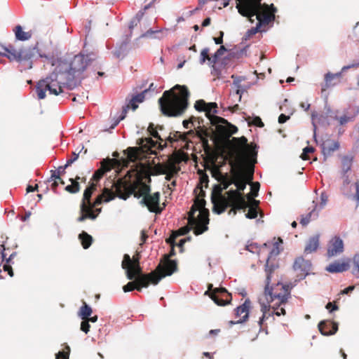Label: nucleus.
<instances>
[{
	"label": "nucleus",
	"instance_id": "obj_1",
	"mask_svg": "<svg viewBox=\"0 0 359 359\" xmlns=\"http://www.w3.org/2000/svg\"><path fill=\"white\" fill-rule=\"evenodd\" d=\"M231 145L228 153L230 173L234 177L233 184L236 189L228 191L229 200L231 208L229 215H235L238 210H245L249 206L243 195L248 183L253 179L254 165L257 163V145L248 144L245 136L233 137L229 141Z\"/></svg>",
	"mask_w": 359,
	"mask_h": 359
},
{
	"label": "nucleus",
	"instance_id": "obj_2",
	"mask_svg": "<svg viewBox=\"0 0 359 359\" xmlns=\"http://www.w3.org/2000/svg\"><path fill=\"white\" fill-rule=\"evenodd\" d=\"M190 93L187 86L176 85L165 90L158 100L162 113L169 117L182 115L189 105Z\"/></svg>",
	"mask_w": 359,
	"mask_h": 359
},
{
	"label": "nucleus",
	"instance_id": "obj_3",
	"mask_svg": "<svg viewBox=\"0 0 359 359\" xmlns=\"http://www.w3.org/2000/svg\"><path fill=\"white\" fill-rule=\"evenodd\" d=\"M262 0H236V8L243 16L248 17L251 21L256 17L258 23L257 29L261 25H268L275 19L277 9L273 4H262Z\"/></svg>",
	"mask_w": 359,
	"mask_h": 359
},
{
	"label": "nucleus",
	"instance_id": "obj_4",
	"mask_svg": "<svg viewBox=\"0 0 359 359\" xmlns=\"http://www.w3.org/2000/svg\"><path fill=\"white\" fill-rule=\"evenodd\" d=\"M128 279L140 280L143 276H147L146 281L149 284L157 285L159 281L165 276H171L177 271V264L175 260H166L163 264H158L156 269L149 273H143L140 262L134 266L125 269Z\"/></svg>",
	"mask_w": 359,
	"mask_h": 359
},
{
	"label": "nucleus",
	"instance_id": "obj_5",
	"mask_svg": "<svg viewBox=\"0 0 359 359\" xmlns=\"http://www.w3.org/2000/svg\"><path fill=\"white\" fill-rule=\"evenodd\" d=\"M140 165L141 168L136 172L135 179L133 182L126 179H118L116 182H113L112 187L116 188L118 198L126 200L133 193L140 190L142 186L149 185L144 180H147L148 183L151 182V175H152L151 168H146L142 164Z\"/></svg>",
	"mask_w": 359,
	"mask_h": 359
},
{
	"label": "nucleus",
	"instance_id": "obj_6",
	"mask_svg": "<svg viewBox=\"0 0 359 359\" xmlns=\"http://www.w3.org/2000/svg\"><path fill=\"white\" fill-rule=\"evenodd\" d=\"M4 52L0 51V56L7 57L10 62H16L21 67V71L32 67V60L36 55V48L32 47L16 48L14 45L1 46Z\"/></svg>",
	"mask_w": 359,
	"mask_h": 359
},
{
	"label": "nucleus",
	"instance_id": "obj_7",
	"mask_svg": "<svg viewBox=\"0 0 359 359\" xmlns=\"http://www.w3.org/2000/svg\"><path fill=\"white\" fill-rule=\"evenodd\" d=\"M205 205L204 198L196 197L194 203L189 212L188 224L194 227V234L196 236L208 230L209 211Z\"/></svg>",
	"mask_w": 359,
	"mask_h": 359
},
{
	"label": "nucleus",
	"instance_id": "obj_8",
	"mask_svg": "<svg viewBox=\"0 0 359 359\" xmlns=\"http://www.w3.org/2000/svg\"><path fill=\"white\" fill-rule=\"evenodd\" d=\"M194 107L197 111H205L206 116L212 126H216L217 134L224 139H229L232 135L238 131V128L224 118L211 114V109H207V103L203 100H198L196 102Z\"/></svg>",
	"mask_w": 359,
	"mask_h": 359
},
{
	"label": "nucleus",
	"instance_id": "obj_9",
	"mask_svg": "<svg viewBox=\"0 0 359 359\" xmlns=\"http://www.w3.org/2000/svg\"><path fill=\"white\" fill-rule=\"evenodd\" d=\"M271 273H266L264 297L269 304L278 303L279 305H284L290 297L292 286L280 282L270 286Z\"/></svg>",
	"mask_w": 359,
	"mask_h": 359
},
{
	"label": "nucleus",
	"instance_id": "obj_10",
	"mask_svg": "<svg viewBox=\"0 0 359 359\" xmlns=\"http://www.w3.org/2000/svg\"><path fill=\"white\" fill-rule=\"evenodd\" d=\"M96 54L90 53L84 54L83 52L75 55L69 65H67V69L63 70L69 79L73 81L76 78H79L90 63L95 60Z\"/></svg>",
	"mask_w": 359,
	"mask_h": 359
},
{
	"label": "nucleus",
	"instance_id": "obj_11",
	"mask_svg": "<svg viewBox=\"0 0 359 359\" xmlns=\"http://www.w3.org/2000/svg\"><path fill=\"white\" fill-rule=\"evenodd\" d=\"M150 191V185H143L140 190H137V191L133 193L132 195H134L137 198L142 197L141 203L147 206L150 212L159 214L165 208V205L163 203V206L160 207V193L155 192L151 194Z\"/></svg>",
	"mask_w": 359,
	"mask_h": 359
},
{
	"label": "nucleus",
	"instance_id": "obj_12",
	"mask_svg": "<svg viewBox=\"0 0 359 359\" xmlns=\"http://www.w3.org/2000/svg\"><path fill=\"white\" fill-rule=\"evenodd\" d=\"M66 69L67 65L65 64H60L48 76L50 86V94L58 95L63 91L62 84H66L72 81L69 79L68 76L65 75V72H63V70Z\"/></svg>",
	"mask_w": 359,
	"mask_h": 359
},
{
	"label": "nucleus",
	"instance_id": "obj_13",
	"mask_svg": "<svg viewBox=\"0 0 359 359\" xmlns=\"http://www.w3.org/2000/svg\"><path fill=\"white\" fill-rule=\"evenodd\" d=\"M223 189L222 185H215L212 195L211 201L213 204V212L221 214L224 212L229 207L231 208V203L229 200L228 191L224 195L222 194Z\"/></svg>",
	"mask_w": 359,
	"mask_h": 359
},
{
	"label": "nucleus",
	"instance_id": "obj_14",
	"mask_svg": "<svg viewBox=\"0 0 359 359\" xmlns=\"http://www.w3.org/2000/svg\"><path fill=\"white\" fill-rule=\"evenodd\" d=\"M96 189V184L92 183L88 187L83 193V199L80 205V216L77 218L79 222H82L87 219L92 220L95 219V216L90 212V208L89 207L90 202L91 201V196L93 191Z\"/></svg>",
	"mask_w": 359,
	"mask_h": 359
},
{
	"label": "nucleus",
	"instance_id": "obj_15",
	"mask_svg": "<svg viewBox=\"0 0 359 359\" xmlns=\"http://www.w3.org/2000/svg\"><path fill=\"white\" fill-rule=\"evenodd\" d=\"M282 243L283 240L280 238H278V241L273 243L271 245H269V243H264L261 247L260 251L262 252H264V250L270 248V251L265 264L266 273H273L275 269L278 266L273 261L280 252V243Z\"/></svg>",
	"mask_w": 359,
	"mask_h": 359
},
{
	"label": "nucleus",
	"instance_id": "obj_16",
	"mask_svg": "<svg viewBox=\"0 0 359 359\" xmlns=\"http://www.w3.org/2000/svg\"><path fill=\"white\" fill-rule=\"evenodd\" d=\"M210 297L218 306H225L231 303L232 297L224 287H216L210 294Z\"/></svg>",
	"mask_w": 359,
	"mask_h": 359
},
{
	"label": "nucleus",
	"instance_id": "obj_17",
	"mask_svg": "<svg viewBox=\"0 0 359 359\" xmlns=\"http://www.w3.org/2000/svg\"><path fill=\"white\" fill-rule=\"evenodd\" d=\"M118 196L116 191H113L112 190L104 188L102 194L98 195L93 202H90L89 207L90 208V212L92 213L94 216H95V219L97 218V215H95L93 212V208L102 204L103 201L109 202L116 197Z\"/></svg>",
	"mask_w": 359,
	"mask_h": 359
},
{
	"label": "nucleus",
	"instance_id": "obj_18",
	"mask_svg": "<svg viewBox=\"0 0 359 359\" xmlns=\"http://www.w3.org/2000/svg\"><path fill=\"white\" fill-rule=\"evenodd\" d=\"M116 163L117 160L114 158L104 159L101 162L100 168L94 172L92 180L95 181L100 180L103 177V175L107 172L110 171Z\"/></svg>",
	"mask_w": 359,
	"mask_h": 359
},
{
	"label": "nucleus",
	"instance_id": "obj_19",
	"mask_svg": "<svg viewBox=\"0 0 359 359\" xmlns=\"http://www.w3.org/2000/svg\"><path fill=\"white\" fill-rule=\"evenodd\" d=\"M251 306V302L250 299H247L245 300L244 303L238 306L235 309V315L236 317L240 318L237 321H230L231 324H236V323H242L245 322L248 319L249 316V309Z\"/></svg>",
	"mask_w": 359,
	"mask_h": 359
},
{
	"label": "nucleus",
	"instance_id": "obj_20",
	"mask_svg": "<svg viewBox=\"0 0 359 359\" xmlns=\"http://www.w3.org/2000/svg\"><path fill=\"white\" fill-rule=\"evenodd\" d=\"M344 251L343 241L339 237L332 238L327 245V256L329 257H334Z\"/></svg>",
	"mask_w": 359,
	"mask_h": 359
},
{
	"label": "nucleus",
	"instance_id": "obj_21",
	"mask_svg": "<svg viewBox=\"0 0 359 359\" xmlns=\"http://www.w3.org/2000/svg\"><path fill=\"white\" fill-rule=\"evenodd\" d=\"M318 329L323 335H332L338 330V324L331 320H323L319 323Z\"/></svg>",
	"mask_w": 359,
	"mask_h": 359
},
{
	"label": "nucleus",
	"instance_id": "obj_22",
	"mask_svg": "<svg viewBox=\"0 0 359 359\" xmlns=\"http://www.w3.org/2000/svg\"><path fill=\"white\" fill-rule=\"evenodd\" d=\"M190 135L197 136L199 137L202 142L203 147L205 150L210 149L208 137H210L211 135L208 128H205L204 126H198L196 129V131H194V133L191 134Z\"/></svg>",
	"mask_w": 359,
	"mask_h": 359
},
{
	"label": "nucleus",
	"instance_id": "obj_23",
	"mask_svg": "<svg viewBox=\"0 0 359 359\" xmlns=\"http://www.w3.org/2000/svg\"><path fill=\"white\" fill-rule=\"evenodd\" d=\"M147 276H143L140 280H135L134 281L128 282L123 287L125 292H128L137 290L141 291L142 287H147L148 283L146 281Z\"/></svg>",
	"mask_w": 359,
	"mask_h": 359
},
{
	"label": "nucleus",
	"instance_id": "obj_24",
	"mask_svg": "<svg viewBox=\"0 0 359 359\" xmlns=\"http://www.w3.org/2000/svg\"><path fill=\"white\" fill-rule=\"evenodd\" d=\"M50 83L48 82V77L39 81L36 86V92L37 97L39 100H43L46 97V92L47 90L50 93Z\"/></svg>",
	"mask_w": 359,
	"mask_h": 359
},
{
	"label": "nucleus",
	"instance_id": "obj_25",
	"mask_svg": "<svg viewBox=\"0 0 359 359\" xmlns=\"http://www.w3.org/2000/svg\"><path fill=\"white\" fill-rule=\"evenodd\" d=\"M153 170L152 175H164L169 170H175V163L172 160L169 159L167 164L158 163L151 168Z\"/></svg>",
	"mask_w": 359,
	"mask_h": 359
},
{
	"label": "nucleus",
	"instance_id": "obj_26",
	"mask_svg": "<svg viewBox=\"0 0 359 359\" xmlns=\"http://www.w3.org/2000/svg\"><path fill=\"white\" fill-rule=\"evenodd\" d=\"M125 153L127 154V158L128 161L135 162L138 160H141L144 151L142 150L141 147H128Z\"/></svg>",
	"mask_w": 359,
	"mask_h": 359
},
{
	"label": "nucleus",
	"instance_id": "obj_27",
	"mask_svg": "<svg viewBox=\"0 0 359 359\" xmlns=\"http://www.w3.org/2000/svg\"><path fill=\"white\" fill-rule=\"evenodd\" d=\"M339 148V143L332 140H327L322 144V151L325 156H330Z\"/></svg>",
	"mask_w": 359,
	"mask_h": 359
},
{
	"label": "nucleus",
	"instance_id": "obj_28",
	"mask_svg": "<svg viewBox=\"0 0 359 359\" xmlns=\"http://www.w3.org/2000/svg\"><path fill=\"white\" fill-rule=\"evenodd\" d=\"M261 311L262 313V316L259 318L258 320V325L260 327V330L262 328L263 324L264 321L268 320L270 317L275 315V312H273V309L271 308V305H267L264 303L261 304Z\"/></svg>",
	"mask_w": 359,
	"mask_h": 359
},
{
	"label": "nucleus",
	"instance_id": "obj_29",
	"mask_svg": "<svg viewBox=\"0 0 359 359\" xmlns=\"http://www.w3.org/2000/svg\"><path fill=\"white\" fill-rule=\"evenodd\" d=\"M311 266L309 261L304 259L302 257H299L294 260L293 269L297 271L307 273L310 270Z\"/></svg>",
	"mask_w": 359,
	"mask_h": 359
},
{
	"label": "nucleus",
	"instance_id": "obj_30",
	"mask_svg": "<svg viewBox=\"0 0 359 359\" xmlns=\"http://www.w3.org/2000/svg\"><path fill=\"white\" fill-rule=\"evenodd\" d=\"M340 77L341 73H327L325 75V83L321 85L322 93L325 91L330 87L335 86L337 84V82H335L334 81L339 79Z\"/></svg>",
	"mask_w": 359,
	"mask_h": 359
},
{
	"label": "nucleus",
	"instance_id": "obj_31",
	"mask_svg": "<svg viewBox=\"0 0 359 359\" xmlns=\"http://www.w3.org/2000/svg\"><path fill=\"white\" fill-rule=\"evenodd\" d=\"M349 269L348 262H334L326 267V271L330 273H341L347 271Z\"/></svg>",
	"mask_w": 359,
	"mask_h": 359
},
{
	"label": "nucleus",
	"instance_id": "obj_32",
	"mask_svg": "<svg viewBox=\"0 0 359 359\" xmlns=\"http://www.w3.org/2000/svg\"><path fill=\"white\" fill-rule=\"evenodd\" d=\"M137 144L141 146L144 153H147L157 145V142L152 140L151 137L141 138L137 141Z\"/></svg>",
	"mask_w": 359,
	"mask_h": 359
},
{
	"label": "nucleus",
	"instance_id": "obj_33",
	"mask_svg": "<svg viewBox=\"0 0 359 359\" xmlns=\"http://www.w3.org/2000/svg\"><path fill=\"white\" fill-rule=\"evenodd\" d=\"M319 246V236L316 235L311 237L304 248V252L306 254L315 252Z\"/></svg>",
	"mask_w": 359,
	"mask_h": 359
},
{
	"label": "nucleus",
	"instance_id": "obj_34",
	"mask_svg": "<svg viewBox=\"0 0 359 359\" xmlns=\"http://www.w3.org/2000/svg\"><path fill=\"white\" fill-rule=\"evenodd\" d=\"M218 181L220 182L219 185H222V189L224 190L233 184L234 177L231 174L229 175L228 173H220Z\"/></svg>",
	"mask_w": 359,
	"mask_h": 359
},
{
	"label": "nucleus",
	"instance_id": "obj_35",
	"mask_svg": "<svg viewBox=\"0 0 359 359\" xmlns=\"http://www.w3.org/2000/svg\"><path fill=\"white\" fill-rule=\"evenodd\" d=\"M194 130H190L187 133H183V134H182L181 133L178 132V131H176L172 133V135L170 133V135L167 137L166 140L170 143L176 142L180 139L182 140L183 141H187V136L191 134H194Z\"/></svg>",
	"mask_w": 359,
	"mask_h": 359
},
{
	"label": "nucleus",
	"instance_id": "obj_36",
	"mask_svg": "<svg viewBox=\"0 0 359 359\" xmlns=\"http://www.w3.org/2000/svg\"><path fill=\"white\" fill-rule=\"evenodd\" d=\"M193 229L194 230V227L191 226L189 224V226H183L177 230L175 233H174L169 238L166 240V242L170 243L171 245H173L175 243V239L178 236H183L186 235L187 233L189 232L191 229Z\"/></svg>",
	"mask_w": 359,
	"mask_h": 359
},
{
	"label": "nucleus",
	"instance_id": "obj_37",
	"mask_svg": "<svg viewBox=\"0 0 359 359\" xmlns=\"http://www.w3.org/2000/svg\"><path fill=\"white\" fill-rule=\"evenodd\" d=\"M316 205H313L312 210L308 214L302 216L299 222L302 226L307 225L312 219L318 217V212L316 210Z\"/></svg>",
	"mask_w": 359,
	"mask_h": 359
},
{
	"label": "nucleus",
	"instance_id": "obj_38",
	"mask_svg": "<svg viewBox=\"0 0 359 359\" xmlns=\"http://www.w3.org/2000/svg\"><path fill=\"white\" fill-rule=\"evenodd\" d=\"M13 32L15 35V38L20 41H26L32 37V33L30 32H24L20 25H17Z\"/></svg>",
	"mask_w": 359,
	"mask_h": 359
},
{
	"label": "nucleus",
	"instance_id": "obj_39",
	"mask_svg": "<svg viewBox=\"0 0 359 359\" xmlns=\"http://www.w3.org/2000/svg\"><path fill=\"white\" fill-rule=\"evenodd\" d=\"M137 262H140L138 255H137V256H133V259H131L129 255L125 254L121 266L123 269L128 268L129 266H134Z\"/></svg>",
	"mask_w": 359,
	"mask_h": 359
},
{
	"label": "nucleus",
	"instance_id": "obj_40",
	"mask_svg": "<svg viewBox=\"0 0 359 359\" xmlns=\"http://www.w3.org/2000/svg\"><path fill=\"white\" fill-rule=\"evenodd\" d=\"M80 177L76 176L75 179L70 178L69 181L72 182V184L67 185L65 187V190L71 194H76L80 190V185L79 183V180Z\"/></svg>",
	"mask_w": 359,
	"mask_h": 359
},
{
	"label": "nucleus",
	"instance_id": "obj_41",
	"mask_svg": "<svg viewBox=\"0 0 359 359\" xmlns=\"http://www.w3.org/2000/svg\"><path fill=\"white\" fill-rule=\"evenodd\" d=\"M79 238L84 249H87L91 245L93 242V238L86 232L83 231L81 233L79 234Z\"/></svg>",
	"mask_w": 359,
	"mask_h": 359
},
{
	"label": "nucleus",
	"instance_id": "obj_42",
	"mask_svg": "<svg viewBox=\"0 0 359 359\" xmlns=\"http://www.w3.org/2000/svg\"><path fill=\"white\" fill-rule=\"evenodd\" d=\"M92 312V309L83 302V306L79 309V316L82 320H87L90 316Z\"/></svg>",
	"mask_w": 359,
	"mask_h": 359
},
{
	"label": "nucleus",
	"instance_id": "obj_43",
	"mask_svg": "<svg viewBox=\"0 0 359 359\" xmlns=\"http://www.w3.org/2000/svg\"><path fill=\"white\" fill-rule=\"evenodd\" d=\"M353 158L348 156H344L341 158L342 169L344 172L351 170Z\"/></svg>",
	"mask_w": 359,
	"mask_h": 359
},
{
	"label": "nucleus",
	"instance_id": "obj_44",
	"mask_svg": "<svg viewBox=\"0 0 359 359\" xmlns=\"http://www.w3.org/2000/svg\"><path fill=\"white\" fill-rule=\"evenodd\" d=\"M356 114H353L351 115L344 114L340 117H335V119L337 120L341 126L345 125L349 121H352L354 120Z\"/></svg>",
	"mask_w": 359,
	"mask_h": 359
},
{
	"label": "nucleus",
	"instance_id": "obj_45",
	"mask_svg": "<svg viewBox=\"0 0 359 359\" xmlns=\"http://www.w3.org/2000/svg\"><path fill=\"white\" fill-rule=\"evenodd\" d=\"M16 253L13 252L12 253L8 259H6V262L3 266V269L4 271H7L8 274L12 277L13 276V271L11 267V266L9 264V263L11 262L12 259L14 256H15Z\"/></svg>",
	"mask_w": 359,
	"mask_h": 359
},
{
	"label": "nucleus",
	"instance_id": "obj_46",
	"mask_svg": "<svg viewBox=\"0 0 359 359\" xmlns=\"http://www.w3.org/2000/svg\"><path fill=\"white\" fill-rule=\"evenodd\" d=\"M210 49L208 48H203L201 52L200 63L203 64L206 60L212 63V56L209 55Z\"/></svg>",
	"mask_w": 359,
	"mask_h": 359
},
{
	"label": "nucleus",
	"instance_id": "obj_47",
	"mask_svg": "<svg viewBox=\"0 0 359 359\" xmlns=\"http://www.w3.org/2000/svg\"><path fill=\"white\" fill-rule=\"evenodd\" d=\"M353 274L359 278V255H355L353 257Z\"/></svg>",
	"mask_w": 359,
	"mask_h": 359
},
{
	"label": "nucleus",
	"instance_id": "obj_48",
	"mask_svg": "<svg viewBox=\"0 0 359 359\" xmlns=\"http://www.w3.org/2000/svg\"><path fill=\"white\" fill-rule=\"evenodd\" d=\"M328 201L327 195L325 193H322L320 195V203L319 205L313 204V205H316V210L319 212L322 209L325 208Z\"/></svg>",
	"mask_w": 359,
	"mask_h": 359
},
{
	"label": "nucleus",
	"instance_id": "obj_49",
	"mask_svg": "<svg viewBox=\"0 0 359 359\" xmlns=\"http://www.w3.org/2000/svg\"><path fill=\"white\" fill-rule=\"evenodd\" d=\"M226 51V48L224 46H221L212 55V64H215L218 59L224 55V52Z\"/></svg>",
	"mask_w": 359,
	"mask_h": 359
},
{
	"label": "nucleus",
	"instance_id": "obj_50",
	"mask_svg": "<svg viewBox=\"0 0 359 359\" xmlns=\"http://www.w3.org/2000/svg\"><path fill=\"white\" fill-rule=\"evenodd\" d=\"M281 305H279L278 303H273L271 305L272 309H273V312H275V315L277 316H280L281 315L285 316L286 313V311L284 308L281 307L280 308Z\"/></svg>",
	"mask_w": 359,
	"mask_h": 359
},
{
	"label": "nucleus",
	"instance_id": "obj_51",
	"mask_svg": "<svg viewBox=\"0 0 359 359\" xmlns=\"http://www.w3.org/2000/svg\"><path fill=\"white\" fill-rule=\"evenodd\" d=\"M148 131L150 133V135L154 138L157 139L160 142H164V140L161 138L157 130L154 128L153 123H149V126L148 127Z\"/></svg>",
	"mask_w": 359,
	"mask_h": 359
},
{
	"label": "nucleus",
	"instance_id": "obj_52",
	"mask_svg": "<svg viewBox=\"0 0 359 359\" xmlns=\"http://www.w3.org/2000/svg\"><path fill=\"white\" fill-rule=\"evenodd\" d=\"M314 151V148L312 147H306L303 149V152L301 154V158L303 160H309V154L313 153Z\"/></svg>",
	"mask_w": 359,
	"mask_h": 359
},
{
	"label": "nucleus",
	"instance_id": "obj_53",
	"mask_svg": "<svg viewBox=\"0 0 359 359\" xmlns=\"http://www.w3.org/2000/svg\"><path fill=\"white\" fill-rule=\"evenodd\" d=\"M79 158V154L76 152H72V156L67 161L66 164L64 165L63 170H65L67 167L71 165L74 162H75Z\"/></svg>",
	"mask_w": 359,
	"mask_h": 359
},
{
	"label": "nucleus",
	"instance_id": "obj_54",
	"mask_svg": "<svg viewBox=\"0 0 359 359\" xmlns=\"http://www.w3.org/2000/svg\"><path fill=\"white\" fill-rule=\"evenodd\" d=\"M147 92H148V90H144L142 93L133 96L132 97L133 98V102H137V103L142 102L144 101V94L146 93H147Z\"/></svg>",
	"mask_w": 359,
	"mask_h": 359
},
{
	"label": "nucleus",
	"instance_id": "obj_55",
	"mask_svg": "<svg viewBox=\"0 0 359 359\" xmlns=\"http://www.w3.org/2000/svg\"><path fill=\"white\" fill-rule=\"evenodd\" d=\"M67 351H59L56 354V359H69L70 348L69 346L66 347Z\"/></svg>",
	"mask_w": 359,
	"mask_h": 359
},
{
	"label": "nucleus",
	"instance_id": "obj_56",
	"mask_svg": "<svg viewBox=\"0 0 359 359\" xmlns=\"http://www.w3.org/2000/svg\"><path fill=\"white\" fill-rule=\"evenodd\" d=\"M260 184L258 182H252L251 184V195L256 197L258 195Z\"/></svg>",
	"mask_w": 359,
	"mask_h": 359
},
{
	"label": "nucleus",
	"instance_id": "obj_57",
	"mask_svg": "<svg viewBox=\"0 0 359 359\" xmlns=\"http://www.w3.org/2000/svg\"><path fill=\"white\" fill-rule=\"evenodd\" d=\"M257 210L256 208L251 207L248 210V213L245 215V217L249 219H255L257 217Z\"/></svg>",
	"mask_w": 359,
	"mask_h": 359
},
{
	"label": "nucleus",
	"instance_id": "obj_58",
	"mask_svg": "<svg viewBox=\"0 0 359 359\" xmlns=\"http://www.w3.org/2000/svg\"><path fill=\"white\" fill-rule=\"evenodd\" d=\"M130 109V106L129 105H126V107H124L123 108V111H122V114L120 116L118 120H116L114 124V127H115L116 126H117L118 124V123L125 118L126 116V114L128 112V110Z\"/></svg>",
	"mask_w": 359,
	"mask_h": 359
},
{
	"label": "nucleus",
	"instance_id": "obj_59",
	"mask_svg": "<svg viewBox=\"0 0 359 359\" xmlns=\"http://www.w3.org/2000/svg\"><path fill=\"white\" fill-rule=\"evenodd\" d=\"M90 328V325L88 323V320H83V321L81 323V330L84 332L86 334H87Z\"/></svg>",
	"mask_w": 359,
	"mask_h": 359
},
{
	"label": "nucleus",
	"instance_id": "obj_60",
	"mask_svg": "<svg viewBox=\"0 0 359 359\" xmlns=\"http://www.w3.org/2000/svg\"><path fill=\"white\" fill-rule=\"evenodd\" d=\"M252 124L259 128H262L264 126V123L262 122L261 118L259 116H256L253 118Z\"/></svg>",
	"mask_w": 359,
	"mask_h": 359
},
{
	"label": "nucleus",
	"instance_id": "obj_61",
	"mask_svg": "<svg viewBox=\"0 0 359 359\" xmlns=\"http://www.w3.org/2000/svg\"><path fill=\"white\" fill-rule=\"evenodd\" d=\"M175 250H174V248H172V250H171V251H170V252L169 253V255H165L164 256V259H163V260L161 261V262H160L158 264H163V265H164V264L165 263L166 260H168H168H171V259H170V257L174 256V255H175Z\"/></svg>",
	"mask_w": 359,
	"mask_h": 359
},
{
	"label": "nucleus",
	"instance_id": "obj_62",
	"mask_svg": "<svg viewBox=\"0 0 359 359\" xmlns=\"http://www.w3.org/2000/svg\"><path fill=\"white\" fill-rule=\"evenodd\" d=\"M56 180H61L60 170L52 171V174L49 181H56Z\"/></svg>",
	"mask_w": 359,
	"mask_h": 359
},
{
	"label": "nucleus",
	"instance_id": "obj_63",
	"mask_svg": "<svg viewBox=\"0 0 359 359\" xmlns=\"http://www.w3.org/2000/svg\"><path fill=\"white\" fill-rule=\"evenodd\" d=\"M217 108V103H215V102L207 103V109H210L211 112H212L213 114L217 113V111L216 109Z\"/></svg>",
	"mask_w": 359,
	"mask_h": 359
},
{
	"label": "nucleus",
	"instance_id": "obj_64",
	"mask_svg": "<svg viewBox=\"0 0 359 359\" xmlns=\"http://www.w3.org/2000/svg\"><path fill=\"white\" fill-rule=\"evenodd\" d=\"M208 176L205 173L203 174L201 176L200 183L201 184H204L205 187H208Z\"/></svg>",
	"mask_w": 359,
	"mask_h": 359
}]
</instances>
